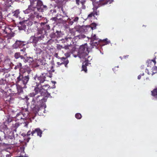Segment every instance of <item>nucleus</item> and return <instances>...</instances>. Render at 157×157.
I'll return each instance as SVG.
<instances>
[{"mask_svg": "<svg viewBox=\"0 0 157 157\" xmlns=\"http://www.w3.org/2000/svg\"><path fill=\"white\" fill-rule=\"evenodd\" d=\"M25 157H27L25 156Z\"/></svg>", "mask_w": 157, "mask_h": 157, "instance_id": "obj_58", "label": "nucleus"}, {"mask_svg": "<svg viewBox=\"0 0 157 157\" xmlns=\"http://www.w3.org/2000/svg\"><path fill=\"white\" fill-rule=\"evenodd\" d=\"M25 50H26V49L25 48H24L22 49H21L20 50V51H21V52L22 51L23 52H25Z\"/></svg>", "mask_w": 157, "mask_h": 157, "instance_id": "obj_44", "label": "nucleus"}, {"mask_svg": "<svg viewBox=\"0 0 157 157\" xmlns=\"http://www.w3.org/2000/svg\"><path fill=\"white\" fill-rule=\"evenodd\" d=\"M54 56L55 57L58 58V59H59L60 58V57L58 56V54L57 53H56L54 55Z\"/></svg>", "mask_w": 157, "mask_h": 157, "instance_id": "obj_42", "label": "nucleus"}, {"mask_svg": "<svg viewBox=\"0 0 157 157\" xmlns=\"http://www.w3.org/2000/svg\"><path fill=\"white\" fill-rule=\"evenodd\" d=\"M71 47V46L70 45L65 46L63 47V48H64L66 50L70 49V48Z\"/></svg>", "mask_w": 157, "mask_h": 157, "instance_id": "obj_38", "label": "nucleus"}, {"mask_svg": "<svg viewBox=\"0 0 157 157\" xmlns=\"http://www.w3.org/2000/svg\"><path fill=\"white\" fill-rule=\"evenodd\" d=\"M2 71V68H0V73Z\"/></svg>", "mask_w": 157, "mask_h": 157, "instance_id": "obj_54", "label": "nucleus"}, {"mask_svg": "<svg viewBox=\"0 0 157 157\" xmlns=\"http://www.w3.org/2000/svg\"><path fill=\"white\" fill-rule=\"evenodd\" d=\"M151 95L155 98L156 100H157V87L155 88L151 91Z\"/></svg>", "mask_w": 157, "mask_h": 157, "instance_id": "obj_23", "label": "nucleus"}, {"mask_svg": "<svg viewBox=\"0 0 157 157\" xmlns=\"http://www.w3.org/2000/svg\"><path fill=\"white\" fill-rule=\"evenodd\" d=\"M1 39H0V42H1Z\"/></svg>", "mask_w": 157, "mask_h": 157, "instance_id": "obj_56", "label": "nucleus"}, {"mask_svg": "<svg viewBox=\"0 0 157 157\" xmlns=\"http://www.w3.org/2000/svg\"><path fill=\"white\" fill-rule=\"evenodd\" d=\"M156 63V62L155 59L148 60H147L146 63L147 67H152L154 66Z\"/></svg>", "mask_w": 157, "mask_h": 157, "instance_id": "obj_14", "label": "nucleus"}, {"mask_svg": "<svg viewBox=\"0 0 157 157\" xmlns=\"http://www.w3.org/2000/svg\"><path fill=\"white\" fill-rule=\"evenodd\" d=\"M36 133L37 136H39L40 137H41L42 136V131L39 128H35L34 130H33L32 131H31L30 130L27 133L26 135L25 136L27 137V138H25V140L28 142L30 140L31 138L29 136L31 135L32 136H33L34 135V134Z\"/></svg>", "mask_w": 157, "mask_h": 157, "instance_id": "obj_5", "label": "nucleus"}, {"mask_svg": "<svg viewBox=\"0 0 157 157\" xmlns=\"http://www.w3.org/2000/svg\"><path fill=\"white\" fill-rule=\"evenodd\" d=\"M29 80V75L23 77L22 75L20 74L19 76L17 78L16 82L19 83L20 81H21L23 84L25 85L28 82Z\"/></svg>", "mask_w": 157, "mask_h": 157, "instance_id": "obj_9", "label": "nucleus"}, {"mask_svg": "<svg viewBox=\"0 0 157 157\" xmlns=\"http://www.w3.org/2000/svg\"><path fill=\"white\" fill-rule=\"evenodd\" d=\"M96 26V25L95 23L92 24L91 25V28L92 29H95Z\"/></svg>", "mask_w": 157, "mask_h": 157, "instance_id": "obj_40", "label": "nucleus"}, {"mask_svg": "<svg viewBox=\"0 0 157 157\" xmlns=\"http://www.w3.org/2000/svg\"><path fill=\"white\" fill-rule=\"evenodd\" d=\"M29 113L27 109H23L21 111L18 113L15 117L16 120L26 119L28 117Z\"/></svg>", "mask_w": 157, "mask_h": 157, "instance_id": "obj_7", "label": "nucleus"}, {"mask_svg": "<svg viewBox=\"0 0 157 157\" xmlns=\"http://www.w3.org/2000/svg\"><path fill=\"white\" fill-rule=\"evenodd\" d=\"M25 98L26 99L27 101H28V100L29 99V98H28V97L27 96L25 97Z\"/></svg>", "mask_w": 157, "mask_h": 157, "instance_id": "obj_50", "label": "nucleus"}, {"mask_svg": "<svg viewBox=\"0 0 157 157\" xmlns=\"http://www.w3.org/2000/svg\"><path fill=\"white\" fill-rule=\"evenodd\" d=\"M61 35L60 32L57 31L56 33L52 34L51 37L53 38H59L60 37Z\"/></svg>", "mask_w": 157, "mask_h": 157, "instance_id": "obj_15", "label": "nucleus"}, {"mask_svg": "<svg viewBox=\"0 0 157 157\" xmlns=\"http://www.w3.org/2000/svg\"><path fill=\"white\" fill-rule=\"evenodd\" d=\"M76 3L78 5H79L80 4V2L82 5H83L84 2L83 1H80V0H75Z\"/></svg>", "mask_w": 157, "mask_h": 157, "instance_id": "obj_35", "label": "nucleus"}, {"mask_svg": "<svg viewBox=\"0 0 157 157\" xmlns=\"http://www.w3.org/2000/svg\"><path fill=\"white\" fill-rule=\"evenodd\" d=\"M20 52H16L14 54V57L16 59H17L20 58Z\"/></svg>", "mask_w": 157, "mask_h": 157, "instance_id": "obj_30", "label": "nucleus"}, {"mask_svg": "<svg viewBox=\"0 0 157 157\" xmlns=\"http://www.w3.org/2000/svg\"><path fill=\"white\" fill-rule=\"evenodd\" d=\"M118 68H119V67L118 66L117 67H115L113 68V70L114 72H115L117 71L118 70Z\"/></svg>", "mask_w": 157, "mask_h": 157, "instance_id": "obj_39", "label": "nucleus"}, {"mask_svg": "<svg viewBox=\"0 0 157 157\" xmlns=\"http://www.w3.org/2000/svg\"><path fill=\"white\" fill-rule=\"evenodd\" d=\"M29 96L33 97L31 102V108H35L36 105H41L46 101L48 98L39 92L38 88H35L34 91L29 94Z\"/></svg>", "mask_w": 157, "mask_h": 157, "instance_id": "obj_2", "label": "nucleus"}, {"mask_svg": "<svg viewBox=\"0 0 157 157\" xmlns=\"http://www.w3.org/2000/svg\"><path fill=\"white\" fill-rule=\"evenodd\" d=\"M86 36L85 35L80 34L75 36L73 38V40L75 42H76L78 40L83 39Z\"/></svg>", "mask_w": 157, "mask_h": 157, "instance_id": "obj_18", "label": "nucleus"}, {"mask_svg": "<svg viewBox=\"0 0 157 157\" xmlns=\"http://www.w3.org/2000/svg\"><path fill=\"white\" fill-rule=\"evenodd\" d=\"M19 25L18 26L19 30H24L26 29V25L24 21L19 22Z\"/></svg>", "mask_w": 157, "mask_h": 157, "instance_id": "obj_16", "label": "nucleus"}, {"mask_svg": "<svg viewBox=\"0 0 157 157\" xmlns=\"http://www.w3.org/2000/svg\"><path fill=\"white\" fill-rule=\"evenodd\" d=\"M89 61L88 59H86L85 61L83 63L82 65H84L85 66H86L87 67L89 63Z\"/></svg>", "mask_w": 157, "mask_h": 157, "instance_id": "obj_31", "label": "nucleus"}, {"mask_svg": "<svg viewBox=\"0 0 157 157\" xmlns=\"http://www.w3.org/2000/svg\"><path fill=\"white\" fill-rule=\"evenodd\" d=\"M141 75H139L138 76V79H140L141 78Z\"/></svg>", "mask_w": 157, "mask_h": 157, "instance_id": "obj_46", "label": "nucleus"}, {"mask_svg": "<svg viewBox=\"0 0 157 157\" xmlns=\"http://www.w3.org/2000/svg\"><path fill=\"white\" fill-rule=\"evenodd\" d=\"M82 71H84L85 72H86L87 71V67L86 66L82 65Z\"/></svg>", "mask_w": 157, "mask_h": 157, "instance_id": "obj_33", "label": "nucleus"}, {"mask_svg": "<svg viewBox=\"0 0 157 157\" xmlns=\"http://www.w3.org/2000/svg\"><path fill=\"white\" fill-rule=\"evenodd\" d=\"M11 121H9V119H8V122H11Z\"/></svg>", "mask_w": 157, "mask_h": 157, "instance_id": "obj_55", "label": "nucleus"}, {"mask_svg": "<svg viewBox=\"0 0 157 157\" xmlns=\"http://www.w3.org/2000/svg\"><path fill=\"white\" fill-rule=\"evenodd\" d=\"M29 123L28 122H24L23 124H24V126L25 127H28V124Z\"/></svg>", "mask_w": 157, "mask_h": 157, "instance_id": "obj_41", "label": "nucleus"}, {"mask_svg": "<svg viewBox=\"0 0 157 157\" xmlns=\"http://www.w3.org/2000/svg\"><path fill=\"white\" fill-rule=\"evenodd\" d=\"M24 21L25 23L26 26L27 25L28 26H30L33 23V22L32 21L26 20V21Z\"/></svg>", "mask_w": 157, "mask_h": 157, "instance_id": "obj_27", "label": "nucleus"}, {"mask_svg": "<svg viewBox=\"0 0 157 157\" xmlns=\"http://www.w3.org/2000/svg\"><path fill=\"white\" fill-rule=\"evenodd\" d=\"M47 73H44L41 74V75L40 76H36L35 78L36 79L39 81V83H36V84H40L43 83L45 80L46 76L47 75Z\"/></svg>", "mask_w": 157, "mask_h": 157, "instance_id": "obj_10", "label": "nucleus"}, {"mask_svg": "<svg viewBox=\"0 0 157 157\" xmlns=\"http://www.w3.org/2000/svg\"><path fill=\"white\" fill-rule=\"evenodd\" d=\"M144 68V65H142V66H141V69H143Z\"/></svg>", "mask_w": 157, "mask_h": 157, "instance_id": "obj_49", "label": "nucleus"}, {"mask_svg": "<svg viewBox=\"0 0 157 157\" xmlns=\"http://www.w3.org/2000/svg\"><path fill=\"white\" fill-rule=\"evenodd\" d=\"M100 40V39L97 37L95 34L92 35L91 37V41L98 40V42H96V44H98V43Z\"/></svg>", "mask_w": 157, "mask_h": 157, "instance_id": "obj_24", "label": "nucleus"}, {"mask_svg": "<svg viewBox=\"0 0 157 157\" xmlns=\"http://www.w3.org/2000/svg\"><path fill=\"white\" fill-rule=\"evenodd\" d=\"M43 36H38L35 34L33 36H32L30 39L31 42L34 44V45L36 46V44L39 41L43 40Z\"/></svg>", "mask_w": 157, "mask_h": 157, "instance_id": "obj_8", "label": "nucleus"}, {"mask_svg": "<svg viewBox=\"0 0 157 157\" xmlns=\"http://www.w3.org/2000/svg\"><path fill=\"white\" fill-rule=\"evenodd\" d=\"M23 43L24 42L23 41L17 40L13 44V47L15 48H21L24 45Z\"/></svg>", "mask_w": 157, "mask_h": 157, "instance_id": "obj_13", "label": "nucleus"}, {"mask_svg": "<svg viewBox=\"0 0 157 157\" xmlns=\"http://www.w3.org/2000/svg\"><path fill=\"white\" fill-rule=\"evenodd\" d=\"M5 138L6 139H13L14 138V133L12 132H10L8 134L5 136Z\"/></svg>", "mask_w": 157, "mask_h": 157, "instance_id": "obj_20", "label": "nucleus"}, {"mask_svg": "<svg viewBox=\"0 0 157 157\" xmlns=\"http://www.w3.org/2000/svg\"><path fill=\"white\" fill-rule=\"evenodd\" d=\"M75 117L76 118L79 119L81 118L82 116L80 113H77L75 114Z\"/></svg>", "mask_w": 157, "mask_h": 157, "instance_id": "obj_32", "label": "nucleus"}, {"mask_svg": "<svg viewBox=\"0 0 157 157\" xmlns=\"http://www.w3.org/2000/svg\"><path fill=\"white\" fill-rule=\"evenodd\" d=\"M88 58L90 60L91 59V57L90 56H88Z\"/></svg>", "mask_w": 157, "mask_h": 157, "instance_id": "obj_52", "label": "nucleus"}, {"mask_svg": "<svg viewBox=\"0 0 157 157\" xmlns=\"http://www.w3.org/2000/svg\"><path fill=\"white\" fill-rule=\"evenodd\" d=\"M140 75H141V76H144V73H143L142 74H141Z\"/></svg>", "mask_w": 157, "mask_h": 157, "instance_id": "obj_53", "label": "nucleus"}, {"mask_svg": "<svg viewBox=\"0 0 157 157\" xmlns=\"http://www.w3.org/2000/svg\"><path fill=\"white\" fill-rule=\"evenodd\" d=\"M13 15L16 17H18L19 16V14L20 13V11L19 10H17L14 11Z\"/></svg>", "mask_w": 157, "mask_h": 157, "instance_id": "obj_28", "label": "nucleus"}, {"mask_svg": "<svg viewBox=\"0 0 157 157\" xmlns=\"http://www.w3.org/2000/svg\"><path fill=\"white\" fill-rule=\"evenodd\" d=\"M16 88L17 90V93L19 94L22 92H23V90L22 87H21L20 85H17Z\"/></svg>", "mask_w": 157, "mask_h": 157, "instance_id": "obj_26", "label": "nucleus"}, {"mask_svg": "<svg viewBox=\"0 0 157 157\" xmlns=\"http://www.w3.org/2000/svg\"><path fill=\"white\" fill-rule=\"evenodd\" d=\"M20 124L18 123H16L14 124H13L12 129L13 131L16 132L17 128L19 126Z\"/></svg>", "mask_w": 157, "mask_h": 157, "instance_id": "obj_25", "label": "nucleus"}, {"mask_svg": "<svg viewBox=\"0 0 157 157\" xmlns=\"http://www.w3.org/2000/svg\"><path fill=\"white\" fill-rule=\"evenodd\" d=\"M79 19V18L78 17H75L74 19L73 20V21H71V23H72L71 24H72L74 22H77L78 21Z\"/></svg>", "mask_w": 157, "mask_h": 157, "instance_id": "obj_34", "label": "nucleus"}, {"mask_svg": "<svg viewBox=\"0 0 157 157\" xmlns=\"http://www.w3.org/2000/svg\"><path fill=\"white\" fill-rule=\"evenodd\" d=\"M6 157H11V155L10 154H8L6 155Z\"/></svg>", "mask_w": 157, "mask_h": 157, "instance_id": "obj_48", "label": "nucleus"}, {"mask_svg": "<svg viewBox=\"0 0 157 157\" xmlns=\"http://www.w3.org/2000/svg\"><path fill=\"white\" fill-rule=\"evenodd\" d=\"M57 63L59 65H61L63 64H64V63L63 62H62L61 63H60V62H57Z\"/></svg>", "mask_w": 157, "mask_h": 157, "instance_id": "obj_43", "label": "nucleus"}, {"mask_svg": "<svg viewBox=\"0 0 157 157\" xmlns=\"http://www.w3.org/2000/svg\"><path fill=\"white\" fill-rule=\"evenodd\" d=\"M97 9V8L96 7H94L93 8V11L91 12L88 15L87 18L89 19H91L93 17L94 18L95 16L98 15Z\"/></svg>", "mask_w": 157, "mask_h": 157, "instance_id": "obj_12", "label": "nucleus"}, {"mask_svg": "<svg viewBox=\"0 0 157 157\" xmlns=\"http://www.w3.org/2000/svg\"><path fill=\"white\" fill-rule=\"evenodd\" d=\"M114 1V0H100L98 4V7L110 4Z\"/></svg>", "mask_w": 157, "mask_h": 157, "instance_id": "obj_11", "label": "nucleus"}, {"mask_svg": "<svg viewBox=\"0 0 157 157\" xmlns=\"http://www.w3.org/2000/svg\"><path fill=\"white\" fill-rule=\"evenodd\" d=\"M49 87L50 86L48 84L42 85L41 84H36V87L35 88H38L39 92L43 93L45 96L48 98L50 97L51 98H52V97L51 96L50 94L47 91Z\"/></svg>", "mask_w": 157, "mask_h": 157, "instance_id": "obj_4", "label": "nucleus"}, {"mask_svg": "<svg viewBox=\"0 0 157 157\" xmlns=\"http://www.w3.org/2000/svg\"><path fill=\"white\" fill-rule=\"evenodd\" d=\"M21 18V17H19V18Z\"/></svg>", "mask_w": 157, "mask_h": 157, "instance_id": "obj_57", "label": "nucleus"}, {"mask_svg": "<svg viewBox=\"0 0 157 157\" xmlns=\"http://www.w3.org/2000/svg\"><path fill=\"white\" fill-rule=\"evenodd\" d=\"M89 48L87 43L81 45L79 48L78 55L80 58L84 59L88 55Z\"/></svg>", "mask_w": 157, "mask_h": 157, "instance_id": "obj_3", "label": "nucleus"}, {"mask_svg": "<svg viewBox=\"0 0 157 157\" xmlns=\"http://www.w3.org/2000/svg\"><path fill=\"white\" fill-rule=\"evenodd\" d=\"M50 29V27L48 25H44L43 27L42 26L38 28L37 32L35 34L39 36H43V39L44 37V34L46 31Z\"/></svg>", "mask_w": 157, "mask_h": 157, "instance_id": "obj_6", "label": "nucleus"}, {"mask_svg": "<svg viewBox=\"0 0 157 157\" xmlns=\"http://www.w3.org/2000/svg\"><path fill=\"white\" fill-rule=\"evenodd\" d=\"M128 56H129L128 55H126V56H124V57L125 58H128Z\"/></svg>", "mask_w": 157, "mask_h": 157, "instance_id": "obj_51", "label": "nucleus"}, {"mask_svg": "<svg viewBox=\"0 0 157 157\" xmlns=\"http://www.w3.org/2000/svg\"><path fill=\"white\" fill-rule=\"evenodd\" d=\"M33 60L32 57H27L26 58L24 59V61L25 63L28 62L30 64L33 61Z\"/></svg>", "mask_w": 157, "mask_h": 157, "instance_id": "obj_22", "label": "nucleus"}, {"mask_svg": "<svg viewBox=\"0 0 157 157\" xmlns=\"http://www.w3.org/2000/svg\"><path fill=\"white\" fill-rule=\"evenodd\" d=\"M59 59H60L63 61V62L64 65L66 67H67V65L69 63V60L67 59V58L65 57H60V58Z\"/></svg>", "mask_w": 157, "mask_h": 157, "instance_id": "obj_21", "label": "nucleus"}, {"mask_svg": "<svg viewBox=\"0 0 157 157\" xmlns=\"http://www.w3.org/2000/svg\"><path fill=\"white\" fill-rule=\"evenodd\" d=\"M20 58H21L22 59H23V60L24 59H25V58H24L23 56H21V55Z\"/></svg>", "mask_w": 157, "mask_h": 157, "instance_id": "obj_47", "label": "nucleus"}, {"mask_svg": "<svg viewBox=\"0 0 157 157\" xmlns=\"http://www.w3.org/2000/svg\"><path fill=\"white\" fill-rule=\"evenodd\" d=\"M47 8V6L44 5L40 0H30V6L24 12L25 13H31L33 17L39 18L42 17L39 15V13L43 12Z\"/></svg>", "mask_w": 157, "mask_h": 157, "instance_id": "obj_1", "label": "nucleus"}, {"mask_svg": "<svg viewBox=\"0 0 157 157\" xmlns=\"http://www.w3.org/2000/svg\"><path fill=\"white\" fill-rule=\"evenodd\" d=\"M110 41H108L107 39H104L103 40H100L98 43L97 44H99L101 46H104L109 43Z\"/></svg>", "mask_w": 157, "mask_h": 157, "instance_id": "obj_17", "label": "nucleus"}, {"mask_svg": "<svg viewBox=\"0 0 157 157\" xmlns=\"http://www.w3.org/2000/svg\"><path fill=\"white\" fill-rule=\"evenodd\" d=\"M56 47L57 49L59 50H60L62 48H63V47L62 46L59 44H57Z\"/></svg>", "mask_w": 157, "mask_h": 157, "instance_id": "obj_36", "label": "nucleus"}, {"mask_svg": "<svg viewBox=\"0 0 157 157\" xmlns=\"http://www.w3.org/2000/svg\"><path fill=\"white\" fill-rule=\"evenodd\" d=\"M12 0H6V4H8L9 5H10L12 4Z\"/></svg>", "mask_w": 157, "mask_h": 157, "instance_id": "obj_37", "label": "nucleus"}, {"mask_svg": "<svg viewBox=\"0 0 157 157\" xmlns=\"http://www.w3.org/2000/svg\"><path fill=\"white\" fill-rule=\"evenodd\" d=\"M7 29H9V28L8 27L5 28V30H4V32H5V33L6 34H7V32H6V30H7Z\"/></svg>", "mask_w": 157, "mask_h": 157, "instance_id": "obj_45", "label": "nucleus"}, {"mask_svg": "<svg viewBox=\"0 0 157 157\" xmlns=\"http://www.w3.org/2000/svg\"><path fill=\"white\" fill-rule=\"evenodd\" d=\"M21 63H19L17 66L15 67L14 69H19L20 70L21 69Z\"/></svg>", "mask_w": 157, "mask_h": 157, "instance_id": "obj_29", "label": "nucleus"}, {"mask_svg": "<svg viewBox=\"0 0 157 157\" xmlns=\"http://www.w3.org/2000/svg\"><path fill=\"white\" fill-rule=\"evenodd\" d=\"M152 73H150L147 69H146L145 71L147 72V74L148 75L151 74L152 75L156 73L157 71V67L155 66V65L152 67Z\"/></svg>", "mask_w": 157, "mask_h": 157, "instance_id": "obj_19", "label": "nucleus"}]
</instances>
